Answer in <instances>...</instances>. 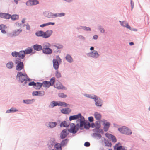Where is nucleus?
<instances>
[{"label": "nucleus", "instance_id": "1", "mask_svg": "<svg viewBox=\"0 0 150 150\" xmlns=\"http://www.w3.org/2000/svg\"><path fill=\"white\" fill-rule=\"evenodd\" d=\"M16 77L21 83L25 81H30V79L28 78L27 75L21 72H18L17 73Z\"/></svg>", "mask_w": 150, "mask_h": 150}, {"label": "nucleus", "instance_id": "2", "mask_svg": "<svg viewBox=\"0 0 150 150\" xmlns=\"http://www.w3.org/2000/svg\"><path fill=\"white\" fill-rule=\"evenodd\" d=\"M79 127V124H77L76 126H75L74 124H71L70 125V128L69 130L70 132L74 134L76 133L78 130Z\"/></svg>", "mask_w": 150, "mask_h": 150}, {"label": "nucleus", "instance_id": "3", "mask_svg": "<svg viewBox=\"0 0 150 150\" xmlns=\"http://www.w3.org/2000/svg\"><path fill=\"white\" fill-rule=\"evenodd\" d=\"M118 130L120 132L127 135L131 134L132 133L130 130L125 127L119 128Z\"/></svg>", "mask_w": 150, "mask_h": 150}, {"label": "nucleus", "instance_id": "4", "mask_svg": "<svg viewBox=\"0 0 150 150\" xmlns=\"http://www.w3.org/2000/svg\"><path fill=\"white\" fill-rule=\"evenodd\" d=\"M57 59H54L53 60V66L55 69H57L59 67V63L61 62V59L58 56L57 57Z\"/></svg>", "mask_w": 150, "mask_h": 150}, {"label": "nucleus", "instance_id": "5", "mask_svg": "<svg viewBox=\"0 0 150 150\" xmlns=\"http://www.w3.org/2000/svg\"><path fill=\"white\" fill-rule=\"evenodd\" d=\"M52 103L51 106L53 107L56 106H67V104L64 102L60 101H52L51 102Z\"/></svg>", "mask_w": 150, "mask_h": 150}, {"label": "nucleus", "instance_id": "6", "mask_svg": "<svg viewBox=\"0 0 150 150\" xmlns=\"http://www.w3.org/2000/svg\"><path fill=\"white\" fill-rule=\"evenodd\" d=\"M53 31L51 30H48L45 32H43V38H47L49 37L52 35Z\"/></svg>", "mask_w": 150, "mask_h": 150}, {"label": "nucleus", "instance_id": "7", "mask_svg": "<svg viewBox=\"0 0 150 150\" xmlns=\"http://www.w3.org/2000/svg\"><path fill=\"white\" fill-rule=\"evenodd\" d=\"M80 128L81 129H83V126H84V127L85 128L86 124L85 122V119L84 117H83L82 116H81V117H80Z\"/></svg>", "mask_w": 150, "mask_h": 150}, {"label": "nucleus", "instance_id": "8", "mask_svg": "<svg viewBox=\"0 0 150 150\" xmlns=\"http://www.w3.org/2000/svg\"><path fill=\"white\" fill-rule=\"evenodd\" d=\"M15 63L17 64L16 67V69L18 71H20L22 69L23 67V63L21 62H18L17 60L16 61Z\"/></svg>", "mask_w": 150, "mask_h": 150}, {"label": "nucleus", "instance_id": "9", "mask_svg": "<svg viewBox=\"0 0 150 150\" xmlns=\"http://www.w3.org/2000/svg\"><path fill=\"white\" fill-rule=\"evenodd\" d=\"M106 136L108 139L112 141L115 143L116 142V139L115 137L110 134L106 133L105 134Z\"/></svg>", "mask_w": 150, "mask_h": 150}, {"label": "nucleus", "instance_id": "10", "mask_svg": "<svg viewBox=\"0 0 150 150\" xmlns=\"http://www.w3.org/2000/svg\"><path fill=\"white\" fill-rule=\"evenodd\" d=\"M11 16V15L5 13H0V17L6 19H9Z\"/></svg>", "mask_w": 150, "mask_h": 150}, {"label": "nucleus", "instance_id": "11", "mask_svg": "<svg viewBox=\"0 0 150 150\" xmlns=\"http://www.w3.org/2000/svg\"><path fill=\"white\" fill-rule=\"evenodd\" d=\"M39 3L38 1L37 0H30L26 2V5L30 6L33 5H35Z\"/></svg>", "mask_w": 150, "mask_h": 150}, {"label": "nucleus", "instance_id": "12", "mask_svg": "<svg viewBox=\"0 0 150 150\" xmlns=\"http://www.w3.org/2000/svg\"><path fill=\"white\" fill-rule=\"evenodd\" d=\"M55 86L58 89H63L64 90L66 89V88L62 85L61 83L59 82L56 83Z\"/></svg>", "mask_w": 150, "mask_h": 150}, {"label": "nucleus", "instance_id": "13", "mask_svg": "<svg viewBox=\"0 0 150 150\" xmlns=\"http://www.w3.org/2000/svg\"><path fill=\"white\" fill-rule=\"evenodd\" d=\"M22 31V29L20 28L13 31L11 34L12 36H16L18 35Z\"/></svg>", "mask_w": 150, "mask_h": 150}, {"label": "nucleus", "instance_id": "14", "mask_svg": "<svg viewBox=\"0 0 150 150\" xmlns=\"http://www.w3.org/2000/svg\"><path fill=\"white\" fill-rule=\"evenodd\" d=\"M67 131V129H64L62 131L60 135L61 138L64 139L66 137L68 134Z\"/></svg>", "mask_w": 150, "mask_h": 150}, {"label": "nucleus", "instance_id": "15", "mask_svg": "<svg viewBox=\"0 0 150 150\" xmlns=\"http://www.w3.org/2000/svg\"><path fill=\"white\" fill-rule=\"evenodd\" d=\"M81 114H79L78 115H74L73 116H71L69 117V120L70 121H71L73 120L76 119L80 118L81 117Z\"/></svg>", "mask_w": 150, "mask_h": 150}, {"label": "nucleus", "instance_id": "16", "mask_svg": "<svg viewBox=\"0 0 150 150\" xmlns=\"http://www.w3.org/2000/svg\"><path fill=\"white\" fill-rule=\"evenodd\" d=\"M90 56L92 57L96 58L99 56V54L97 51L94 50L90 54Z\"/></svg>", "mask_w": 150, "mask_h": 150}, {"label": "nucleus", "instance_id": "17", "mask_svg": "<svg viewBox=\"0 0 150 150\" xmlns=\"http://www.w3.org/2000/svg\"><path fill=\"white\" fill-rule=\"evenodd\" d=\"M33 48L37 51H40L42 49V46L40 45L36 44L33 46Z\"/></svg>", "mask_w": 150, "mask_h": 150}, {"label": "nucleus", "instance_id": "18", "mask_svg": "<svg viewBox=\"0 0 150 150\" xmlns=\"http://www.w3.org/2000/svg\"><path fill=\"white\" fill-rule=\"evenodd\" d=\"M42 51L43 53L46 54H50L52 52V51L51 49L49 48H46V49H43Z\"/></svg>", "mask_w": 150, "mask_h": 150}, {"label": "nucleus", "instance_id": "19", "mask_svg": "<svg viewBox=\"0 0 150 150\" xmlns=\"http://www.w3.org/2000/svg\"><path fill=\"white\" fill-rule=\"evenodd\" d=\"M119 22L121 23V25L124 27H125L130 30L131 29L129 25L125 21H123L121 22V21H120Z\"/></svg>", "mask_w": 150, "mask_h": 150}, {"label": "nucleus", "instance_id": "20", "mask_svg": "<svg viewBox=\"0 0 150 150\" xmlns=\"http://www.w3.org/2000/svg\"><path fill=\"white\" fill-rule=\"evenodd\" d=\"M94 116L96 120H100L101 118V116L100 114L96 112L95 113Z\"/></svg>", "mask_w": 150, "mask_h": 150}, {"label": "nucleus", "instance_id": "21", "mask_svg": "<svg viewBox=\"0 0 150 150\" xmlns=\"http://www.w3.org/2000/svg\"><path fill=\"white\" fill-rule=\"evenodd\" d=\"M25 54L24 51H21L18 52V56L21 59H23Z\"/></svg>", "mask_w": 150, "mask_h": 150}, {"label": "nucleus", "instance_id": "22", "mask_svg": "<svg viewBox=\"0 0 150 150\" xmlns=\"http://www.w3.org/2000/svg\"><path fill=\"white\" fill-rule=\"evenodd\" d=\"M119 144H117L115 146V148H116L117 150H125V147L121 146H119Z\"/></svg>", "mask_w": 150, "mask_h": 150}, {"label": "nucleus", "instance_id": "23", "mask_svg": "<svg viewBox=\"0 0 150 150\" xmlns=\"http://www.w3.org/2000/svg\"><path fill=\"white\" fill-rule=\"evenodd\" d=\"M42 85L43 87L47 88L51 86V84L49 81H44L43 82Z\"/></svg>", "mask_w": 150, "mask_h": 150}, {"label": "nucleus", "instance_id": "24", "mask_svg": "<svg viewBox=\"0 0 150 150\" xmlns=\"http://www.w3.org/2000/svg\"><path fill=\"white\" fill-rule=\"evenodd\" d=\"M95 101L97 106H100L102 105L101 101L99 98H97L95 100Z\"/></svg>", "mask_w": 150, "mask_h": 150}, {"label": "nucleus", "instance_id": "25", "mask_svg": "<svg viewBox=\"0 0 150 150\" xmlns=\"http://www.w3.org/2000/svg\"><path fill=\"white\" fill-rule=\"evenodd\" d=\"M35 84L34 88L36 89H40L42 86V83L39 82L35 83Z\"/></svg>", "mask_w": 150, "mask_h": 150}, {"label": "nucleus", "instance_id": "26", "mask_svg": "<svg viewBox=\"0 0 150 150\" xmlns=\"http://www.w3.org/2000/svg\"><path fill=\"white\" fill-rule=\"evenodd\" d=\"M71 111V110L68 108L62 109L61 110V112L64 114H68Z\"/></svg>", "mask_w": 150, "mask_h": 150}, {"label": "nucleus", "instance_id": "27", "mask_svg": "<svg viewBox=\"0 0 150 150\" xmlns=\"http://www.w3.org/2000/svg\"><path fill=\"white\" fill-rule=\"evenodd\" d=\"M66 60L69 63L72 62H73V59L71 56L69 54L67 55L66 57Z\"/></svg>", "mask_w": 150, "mask_h": 150}, {"label": "nucleus", "instance_id": "28", "mask_svg": "<svg viewBox=\"0 0 150 150\" xmlns=\"http://www.w3.org/2000/svg\"><path fill=\"white\" fill-rule=\"evenodd\" d=\"M18 110L13 108H11L10 109L8 110L6 112L7 113H9L11 112H14L17 111Z\"/></svg>", "mask_w": 150, "mask_h": 150}, {"label": "nucleus", "instance_id": "29", "mask_svg": "<svg viewBox=\"0 0 150 150\" xmlns=\"http://www.w3.org/2000/svg\"><path fill=\"white\" fill-rule=\"evenodd\" d=\"M69 125V124L67 123L66 121H64L62 122L60 125V126L61 127H67Z\"/></svg>", "mask_w": 150, "mask_h": 150}, {"label": "nucleus", "instance_id": "30", "mask_svg": "<svg viewBox=\"0 0 150 150\" xmlns=\"http://www.w3.org/2000/svg\"><path fill=\"white\" fill-rule=\"evenodd\" d=\"M110 125V124L109 123L107 122L104 125L103 129L106 132L108 131L109 127Z\"/></svg>", "mask_w": 150, "mask_h": 150}, {"label": "nucleus", "instance_id": "31", "mask_svg": "<svg viewBox=\"0 0 150 150\" xmlns=\"http://www.w3.org/2000/svg\"><path fill=\"white\" fill-rule=\"evenodd\" d=\"M10 18H11V19L13 20H15L18 19L19 16L18 15L14 14L11 16Z\"/></svg>", "mask_w": 150, "mask_h": 150}, {"label": "nucleus", "instance_id": "32", "mask_svg": "<svg viewBox=\"0 0 150 150\" xmlns=\"http://www.w3.org/2000/svg\"><path fill=\"white\" fill-rule=\"evenodd\" d=\"M61 144L59 143H57L55 144L54 147L56 150H62Z\"/></svg>", "mask_w": 150, "mask_h": 150}, {"label": "nucleus", "instance_id": "33", "mask_svg": "<svg viewBox=\"0 0 150 150\" xmlns=\"http://www.w3.org/2000/svg\"><path fill=\"white\" fill-rule=\"evenodd\" d=\"M54 14H53L51 12H47L45 15L48 18H54Z\"/></svg>", "mask_w": 150, "mask_h": 150}, {"label": "nucleus", "instance_id": "34", "mask_svg": "<svg viewBox=\"0 0 150 150\" xmlns=\"http://www.w3.org/2000/svg\"><path fill=\"white\" fill-rule=\"evenodd\" d=\"M13 66V63L12 62H9L6 64V67L9 69L12 68Z\"/></svg>", "mask_w": 150, "mask_h": 150}, {"label": "nucleus", "instance_id": "35", "mask_svg": "<svg viewBox=\"0 0 150 150\" xmlns=\"http://www.w3.org/2000/svg\"><path fill=\"white\" fill-rule=\"evenodd\" d=\"M50 46V44L48 43H45L42 45L43 49H46L49 48Z\"/></svg>", "mask_w": 150, "mask_h": 150}, {"label": "nucleus", "instance_id": "36", "mask_svg": "<svg viewBox=\"0 0 150 150\" xmlns=\"http://www.w3.org/2000/svg\"><path fill=\"white\" fill-rule=\"evenodd\" d=\"M55 24L54 23L49 22L45 24H44L40 25V27H43L45 26L50 25H54Z\"/></svg>", "mask_w": 150, "mask_h": 150}, {"label": "nucleus", "instance_id": "37", "mask_svg": "<svg viewBox=\"0 0 150 150\" xmlns=\"http://www.w3.org/2000/svg\"><path fill=\"white\" fill-rule=\"evenodd\" d=\"M24 51L25 54H29L32 52V49L30 48H28L25 50Z\"/></svg>", "mask_w": 150, "mask_h": 150}, {"label": "nucleus", "instance_id": "38", "mask_svg": "<svg viewBox=\"0 0 150 150\" xmlns=\"http://www.w3.org/2000/svg\"><path fill=\"white\" fill-rule=\"evenodd\" d=\"M57 125V123L55 122H50L49 126L50 128H53L55 127Z\"/></svg>", "mask_w": 150, "mask_h": 150}, {"label": "nucleus", "instance_id": "39", "mask_svg": "<svg viewBox=\"0 0 150 150\" xmlns=\"http://www.w3.org/2000/svg\"><path fill=\"white\" fill-rule=\"evenodd\" d=\"M43 31H38L35 33L36 35L38 36L43 37Z\"/></svg>", "mask_w": 150, "mask_h": 150}, {"label": "nucleus", "instance_id": "40", "mask_svg": "<svg viewBox=\"0 0 150 150\" xmlns=\"http://www.w3.org/2000/svg\"><path fill=\"white\" fill-rule=\"evenodd\" d=\"M100 127V122L99 121H96L95 123V127L99 129Z\"/></svg>", "mask_w": 150, "mask_h": 150}, {"label": "nucleus", "instance_id": "41", "mask_svg": "<svg viewBox=\"0 0 150 150\" xmlns=\"http://www.w3.org/2000/svg\"><path fill=\"white\" fill-rule=\"evenodd\" d=\"M65 15V14L64 13H61L57 14H54V17H62L64 16Z\"/></svg>", "mask_w": 150, "mask_h": 150}, {"label": "nucleus", "instance_id": "42", "mask_svg": "<svg viewBox=\"0 0 150 150\" xmlns=\"http://www.w3.org/2000/svg\"><path fill=\"white\" fill-rule=\"evenodd\" d=\"M67 142L68 140L67 139L64 140L61 142V144L62 146H64L67 144Z\"/></svg>", "mask_w": 150, "mask_h": 150}, {"label": "nucleus", "instance_id": "43", "mask_svg": "<svg viewBox=\"0 0 150 150\" xmlns=\"http://www.w3.org/2000/svg\"><path fill=\"white\" fill-rule=\"evenodd\" d=\"M55 81V78L54 77H52V78L49 82L51 84V86H52L54 84Z\"/></svg>", "mask_w": 150, "mask_h": 150}, {"label": "nucleus", "instance_id": "44", "mask_svg": "<svg viewBox=\"0 0 150 150\" xmlns=\"http://www.w3.org/2000/svg\"><path fill=\"white\" fill-rule=\"evenodd\" d=\"M58 96L59 97L61 98H66L67 97V95L64 94V93H61L59 94Z\"/></svg>", "mask_w": 150, "mask_h": 150}, {"label": "nucleus", "instance_id": "45", "mask_svg": "<svg viewBox=\"0 0 150 150\" xmlns=\"http://www.w3.org/2000/svg\"><path fill=\"white\" fill-rule=\"evenodd\" d=\"M12 56L14 57H16L18 56V52H13L12 53Z\"/></svg>", "mask_w": 150, "mask_h": 150}, {"label": "nucleus", "instance_id": "46", "mask_svg": "<svg viewBox=\"0 0 150 150\" xmlns=\"http://www.w3.org/2000/svg\"><path fill=\"white\" fill-rule=\"evenodd\" d=\"M45 94L44 91H38V96H42L44 95Z\"/></svg>", "mask_w": 150, "mask_h": 150}, {"label": "nucleus", "instance_id": "47", "mask_svg": "<svg viewBox=\"0 0 150 150\" xmlns=\"http://www.w3.org/2000/svg\"><path fill=\"white\" fill-rule=\"evenodd\" d=\"M54 46L57 48V49H61L63 47V46L62 45L59 44H57Z\"/></svg>", "mask_w": 150, "mask_h": 150}, {"label": "nucleus", "instance_id": "48", "mask_svg": "<svg viewBox=\"0 0 150 150\" xmlns=\"http://www.w3.org/2000/svg\"><path fill=\"white\" fill-rule=\"evenodd\" d=\"M56 76L58 78H59L61 77L60 73L57 71L56 73Z\"/></svg>", "mask_w": 150, "mask_h": 150}, {"label": "nucleus", "instance_id": "49", "mask_svg": "<svg viewBox=\"0 0 150 150\" xmlns=\"http://www.w3.org/2000/svg\"><path fill=\"white\" fill-rule=\"evenodd\" d=\"M95 135L99 139H100L101 137V136L100 135V134H98V133L95 134Z\"/></svg>", "mask_w": 150, "mask_h": 150}, {"label": "nucleus", "instance_id": "50", "mask_svg": "<svg viewBox=\"0 0 150 150\" xmlns=\"http://www.w3.org/2000/svg\"><path fill=\"white\" fill-rule=\"evenodd\" d=\"M35 84V83L34 81H32L29 83L28 85L30 86H34Z\"/></svg>", "mask_w": 150, "mask_h": 150}, {"label": "nucleus", "instance_id": "51", "mask_svg": "<svg viewBox=\"0 0 150 150\" xmlns=\"http://www.w3.org/2000/svg\"><path fill=\"white\" fill-rule=\"evenodd\" d=\"M23 101L25 103H27V104H29V103H30V102H31V100H24Z\"/></svg>", "mask_w": 150, "mask_h": 150}, {"label": "nucleus", "instance_id": "52", "mask_svg": "<svg viewBox=\"0 0 150 150\" xmlns=\"http://www.w3.org/2000/svg\"><path fill=\"white\" fill-rule=\"evenodd\" d=\"M32 94L33 96L38 95V91H34L33 92Z\"/></svg>", "mask_w": 150, "mask_h": 150}, {"label": "nucleus", "instance_id": "53", "mask_svg": "<svg viewBox=\"0 0 150 150\" xmlns=\"http://www.w3.org/2000/svg\"><path fill=\"white\" fill-rule=\"evenodd\" d=\"M89 121L90 122H92L93 121V118L92 117H89L88 118Z\"/></svg>", "mask_w": 150, "mask_h": 150}, {"label": "nucleus", "instance_id": "54", "mask_svg": "<svg viewBox=\"0 0 150 150\" xmlns=\"http://www.w3.org/2000/svg\"><path fill=\"white\" fill-rule=\"evenodd\" d=\"M88 97L91 98L95 99V100L97 98L96 97V96H94V97H93L92 96H91V95H89Z\"/></svg>", "mask_w": 150, "mask_h": 150}, {"label": "nucleus", "instance_id": "55", "mask_svg": "<svg viewBox=\"0 0 150 150\" xmlns=\"http://www.w3.org/2000/svg\"><path fill=\"white\" fill-rule=\"evenodd\" d=\"M90 145V143L88 142H86L84 144V146L86 147L89 146Z\"/></svg>", "mask_w": 150, "mask_h": 150}, {"label": "nucleus", "instance_id": "56", "mask_svg": "<svg viewBox=\"0 0 150 150\" xmlns=\"http://www.w3.org/2000/svg\"><path fill=\"white\" fill-rule=\"evenodd\" d=\"M83 28L84 30H91V29L89 27H83Z\"/></svg>", "mask_w": 150, "mask_h": 150}, {"label": "nucleus", "instance_id": "57", "mask_svg": "<svg viewBox=\"0 0 150 150\" xmlns=\"http://www.w3.org/2000/svg\"><path fill=\"white\" fill-rule=\"evenodd\" d=\"M5 28V26L4 25H0V30L4 29Z\"/></svg>", "mask_w": 150, "mask_h": 150}, {"label": "nucleus", "instance_id": "58", "mask_svg": "<svg viewBox=\"0 0 150 150\" xmlns=\"http://www.w3.org/2000/svg\"><path fill=\"white\" fill-rule=\"evenodd\" d=\"M105 144H106V145L108 146H111V144L108 142H105Z\"/></svg>", "mask_w": 150, "mask_h": 150}, {"label": "nucleus", "instance_id": "59", "mask_svg": "<svg viewBox=\"0 0 150 150\" xmlns=\"http://www.w3.org/2000/svg\"><path fill=\"white\" fill-rule=\"evenodd\" d=\"M134 3L132 2V0L131 1V5L132 7V9L134 7Z\"/></svg>", "mask_w": 150, "mask_h": 150}, {"label": "nucleus", "instance_id": "60", "mask_svg": "<svg viewBox=\"0 0 150 150\" xmlns=\"http://www.w3.org/2000/svg\"><path fill=\"white\" fill-rule=\"evenodd\" d=\"M100 30L101 32L102 33H104L105 32L104 29L103 28H100Z\"/></svg>", "mask_w": 150, "mask_h": 150}, {"label": "nucleus", "instance_id": "61", "mask_svg": "<svg viewBox=\"0 0 150 150\" xmlns=\"http://www.w3.org/2000/svg\"><path fill=\"white\" fill-rule=\"evenodd\" d=\"M98 38V36L96 35H94L93 37V39H97Z\"/></svg>", "mask_w": 150, "mask_h": 150}, {"label": "nucleus", "instance_id": "62", "mask_svg": "<svg viewBox=\"0 0 150 150\" xmlns=\"http://www.w3.org/2000/svg\"><path fill=\"white\" fill-rule=\"evenodd\" d=\"M91 127L94 128V127H95V124L94 123H93L91 124Z\"/></svg>", "mask_w": 150, "mask_h": 150}, {"label": "nucleus", "instance_id": "63", "mask_svg": "<svg viewBox=\"0 0 150 150\" xmlns=\"http://www.w3.org/2000/svg\"><path fill=\"white\" fill-rule=\"evenodd\" d=\"M26 29L27 30H29L30 28V26L28 25H26Z\"/></svg>", "mask_w": 150, "mask_h": 150}, {"label": "nucleus", "instance_id": "64", "mask_svg": "<svg viewBox=\"0 0 150 150\" xmlns=\"http://www.w3.org/2000/svg\"><path fill=\"white\" fill-rule=\"evenodd\" d=\"M1 32L3 34H5L6 33V31L5 30H1Z\"/></svg>", "mask_w": 150, "mask_h": 150}]
</instances>
